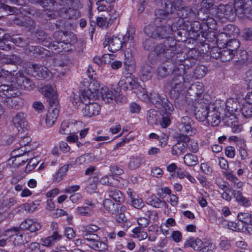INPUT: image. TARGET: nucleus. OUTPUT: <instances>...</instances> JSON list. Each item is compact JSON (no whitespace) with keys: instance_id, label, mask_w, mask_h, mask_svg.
<instances>
[{"instance_id":"nucleus-7","label":"nucleus","mask_w":252,"mask_h":252,"mask_svg":"<svg viewBox=\"0 0 252 252\" xmlns=\"http://www.w3.org/2000/svg\"><path fill=\"white\" fill-rule=\"evenodd\" d=\"M85 243L91 249L100 252H104L108 250V246L104 241L100 240L97 235H86Z\"/></svg>"},{"instance_id":"nucleus-50","label":"nucleus","mask_w":252,"mask_h":252,"mask_svg":"<svg viewBox=\"0 0 252 252\" xmlns=\"http://www.w3.org/2000/svg\"><path fill=\"white\" fill-rule=\"evenodd\" d=\"M65 32H55L54 33L53 38H51L53 39L52 43H54L56 45V46L55 47L56 49H55L54 47H51L50 48L54 49L55 50H57V49H58V44L62 42V40L63 38V35H65Z\"/></svg>"},{"instance_id":"nucleus-8","label":"nucleus","mask_w":252,"mask_h":252,"mask_svg":"<svg viewBox=\"0 0 252 252\" xmlns=\"http://www.w3.org/2000/svg\"><path fill=\"white\" fill-rule=\"evenodd\" d=\"M9 91L13 90L14 94L12 95H4L3 101L4 104L8 107L14 109H18L19 107V103L22 101V98L19 97L20 93L18 89L13 85H9Z\"/></svg>"},{"instance_id":"nucleus-13","label":"nucleus","mask_w":252,"mask_h":252,"mask_svg":"<svg viewBox=\"0 0 252 252\" xmlns=\"http://www.w3.org/2000/svg\"><path fill=\"white\" fill-rule=\"evenodd\" d=\"M118 85L120 88L121 91L122 90L126 91L128 90L137 89L139 88V84L131 78L130 75L122 77Z\"/></svg>"},{"instance_id":"nucleus-52","label":"nucleus","mask_w":252,"mask_h":252,"mask_svg":"<svg viewBox=\"0 0 252 252\" xmlns=\"http://www.w3.org/2000/svg\"><path fill=\"white\" fill-rule=\"evenodd\" d=\"M158 115L157 112L154 110L151 109L148 111L147 113V121L148 123L151 125L157 124L158 120Z\"/></svg>"},{"instance_id":"nucleus-25","label":"nucleus","mask_w":252,"mask_h":252,"mask_svg":"<svg viewBox=\"0 0 252 252\" xmlns=\"http://www.w3.org/2000/svg\"><path fill=\"white\" fill-rule=\"evenodd\" d=\"M232 193L238 204L243 207L249 208L252 206V201L243 195L241 190H233Z\"/></svg>"},{"instance_id":"nucleus-10","label":"nucleus","mask_w":252,"mask_h":252,"mask_svg":"<svg viewBox=\"0 0 252 252\" xmlns=\"http://www.w3.org/2000/svg\"><path fill=\"white\" fill-rule=\"evenodd\" d=\"M216 15L220 19L223 18L229 20H233L236 16L233 6L230 4H220L217 9Z\"/></svg>"},{"instance_id":"nucleus-57","label":"nucleus","mask_w":252,"mask_h":252,"mask_svg":"<svg viewBox=\"0 0 252 252\" xmlns=\"http://www.w3.org/2000/svg\"><path fill=\"white\" fill-rule=\"evenodd\" d=\"M131 205L137 209H140L144 205V202L142 198L137 196L136 198L133 197L131 193L130 195Z\"/></svg>"},{"instance_id":"nucleus-29","label":"nucleus","mask_w":252,"mask_h":252,"mask_svg":"<svg viewBox=\"0 0 252 252\" xmlns=\"http://www.w3.org/2000/svg\"><path fill=\"white\" fill-rule=\"evenodd\" d=\"M59 110L58 108L51 107L49 108L46 115L45 122L47 126H52L59 115Z\"/></svg>"},{"instance_id":"nucleus-32","label":"nucleus","mask_w":252,"mask_h":252,"mask_svg":"<svg viewBox=\"0 0 252 252\" xmlns=\"http://www.w3.org/2000/svg\"><path fill=\"white\" fill-rule=\"evenodd\" d=\"M171 4H172V5H173L172 3ZM167 7H168V10L169 11V12H171V11H172V13L174 14L172 15V18H173L175 15H178L182 16V18H184V19H187V18L188 17L194 15L191 8L189 7H181L180 8L181 10H180L179 13H174V11H173V6L171 7V6L169 5L168 6H167ZM179 9H180V8H179ZM177 18L178 17H177L176 18H174V19H177Z\"/></svg>"},{"instance_id":"nucleus-56","label":"nucleus","mask_w":252,"mask_h":252,"mask_svg":"<svg viewBox=\"0 0 252 252\" xmlns=\"http://www.w3.org/2000/svg\"><path fill=\"white\" fill-rule=\"evenodd\" d=\"M91 80L90 83L89 82L88 80L86 81V79L84 80V82L89 84L88 87L90 88V90H92L97 94H99L101 91V90H99L100 84L96 80L94 79Z\"/></svg>"},{"instance_id":"nucleus-49","label":"nucleus","mask_w":252,"mask_h":252,"mask_svg":"<svg viewBox=\"0 0 252 252\" xmlns=\"http://www.w3.org/2000/svg\"><path fill=\"white\" fill-rule=\"evenodd\" d=\"M99 229V227L94 224H89L86 225L84 227V230L83 231V237L84 240L85 241L86 235L91 236L93 235H95L94 234V232H96L97 230Z\"/></svg>"},{"instance_id":"nucleus-2","label":"nucleus","mask_w":252,"mask_h":252,"mask_svg":"<svg viewBox=\"0 0 252 252\" xmlns=\"http://www.w3.org/2000/svg\"><path fill=\"white\" fill-rule=\"evenodd\" d=\"M164 4L165 10L157 9L155 11L154 23L155 25H160L155 27L152 25H148L145 28L144 32L149 37L165 40L173 38L172 35L176 31L172 24L173 22H170L169 20L172 19L174 14L172 11L169 12L167 7L169 5L172 7V4L168 0H165Z\"/></svg>"},{"instance_id":"nucleus-26","label":"nucleus","mask_w":252,"mask_h":252,"mask_svg":"<svg viewBox=\"0 0 252 252\" xmlns=\"http://www.w3.org/2000/svg\"><path fill=\"white\" fill-rule=\"evenodd\" d=\"M204 242L201 239L195 237H189L185 241L184 247V248L190 247L195 251H200L202 246H203Z\"/></svg>"},{"instance_id":"nucleus-54","label":"nucleus","mask_w":252,"mask_h":252,"mask_svg":"<svg viewBox=\"0 0 252 252\" xmlns=\"http://www.w3.org/2000/svg\"><path fill=\"white\" fill-rule=\"evenodd\" d=\"M147 203L155 208H160L163 205L162 201L155 195L148 198L147 200Z\"/></svg>"},{"instance_id":"nucleus-30","label":"nucleus","mask_w":252,"mask_h":252,"mask_svg":"<svg viewBox=\"0 0 252 252\" xmlns=\"http://www.w3.org/2000/svg\"><path fill=\"white\" fill-rule=\"evenodd\" d=\"M62 238V236L59 233L52 232L50 236L41 239V242L44 246L51 247L61 240Z\"/></svg>"},{"instance_id":"nucleus-63","label":"nucleus","mask_w":252,"mask_h":252,"mask_svg":"<svg viewBox=\"0 0 252 252\" xmlns=\"http://www.w3.org/2000/svg\"><path fill=\"white\" fill-rule=\"evenodd\" d=\"M38 163V161L35 158H31L28 161V163L25 169V172L29 173L30 171L32 170L35 168Z\"/></svg>"},{"instance_id":"nucleus-15","label":"nucleus","mask_w":252,"mask_h":252,"mask_svg":"<svg viewBox=\"0 0 252 252\" xmlns=\"http://www.w3.org/2000/svg\"><path fill=\"white\" fill-rule=\"evenodd\" d=\"M191 22L187 19H184L183 18H177V19H174L172 24L175 31H177L178 35H182L181 32L180 30H184L187 32H190L191 30Z\"/></svg>"},{"instance_id":"nucleus-4","label":"nucleus","mask_w":252,"mask_h":252,"mask_svg":"<svg viewBox=\"0 0 252 252\" xmlns=\"http://www.w3.org/2000/svg\"><path fill=\"white\" fill-rule=\"evenodd\" d=\"M233 6L236 16L252 20V0H234Z\"/></svg>"},{"instance_id":"nucleus-59","label":"nucleus","mask_w":252,"mask_h":252,"mask_svg":"<svg viewBox=\"0 0 252 252\" xmlns=\"http://www.w3.org/2000/svg\"><path fill=\"white\" fill-rule=\"evenodd\" d=\"M177 175L180 179H183L186 177L190 182L193 183L196 180L195 179L187 172L182 170L181 168H178L177 171Z\"/></svg>"},{"instance_id":"nucleus-55","label":"nucleus","mask_w":252,"mask_h":252,"mask_svg":"<svg viewBox=\"0 0 252 252\" xmlns=\"http://www.w3.org/2000/svg\"><path fill=\"white\" fill-rule=\"evenodd\" d=\"M155 38L149 37L146 39L143 43L144 48L147 51H153L154 52V48L156 46Z\"/></svg>"},{"instance_id":"nucleus-62","label":"nucleus","mask_w":252,"mask_h":252,"mask_svg":"<svg viewBox=\"0 0 252 252\" xmlns=\"http://www.w3.org/2000/svg\"><path fill=\"white\" fill-rule=\"evenodd\" d=\"M194 73L196 78H201L206 74V67L204 65L199 66L194 70Z\"/></svg>"},{"instance_id":"nucleus-36","label":"nucleus","mask_w":252,"mask_h":252,"mask_svg":"<svg viewBox=\"0 0 252 252\" xmlns=\"http://www.w3.org/2000/svg\"><path fill=\"white\" fill-rule=\"evenodd\" d=\"M61 17L65 19H76L80 16L79 11L76 9H72L71 7L62 11L60 15Z\"/></svg>"},{"instance_id":"nucleus-42","label":"nucleus","mask_w":252,"mask_h":252,"mask_svg":"<svg viewBox=\"0 0 252 252\" xmlns=\"http://www.w3.org/2000/svg\"><path fill=\"white\" fill-rule=\"evenodd\" d=\"M39 91L47 98L51 97L56 94V91L50 85H46L40 87Z\"/></svg>"},{"instance_id":"nucleus-11","label":"nucleus","mask_w":252,"mask_h":252,"mask_svg":"<svg viewBox=\"0 0 252 252\" xmlns=\"http://www.w3.org/2000/svg\"><path fill=\"white\" fill-rule=\"evenodd\" d=\"M235 52H233L225 47L223 49H214L211 53V56L216 59L220 58L223 62H229L236 56Z\"/></svg>"},{"instance_id":"nucleus-3","label":"nucleus","mask_w":252,"mask_h":252,"mask_svg":"<svg viewBox=\"0 0 252 252\" xmlns=\"http://www.w3.org/2000/svg\"><path fill=\"white\" fill-rule=\"evenodd\" d=\"M176 42L174 38H169L165 40L163 42L157 44L154 49V53L156 55L154 59L153 55L151 53L149 55V61L152 63H156L159 60L173 62L178 60L180 53H177Z\"/></svg>"},{"instance_id":"nucleus-28","label":"nucleus","mask_w":252,"mask_h":252,"mask_svg":"<svg viewBox=\"0 0 252 252\" xmlns=\"http://www.w3.org/2000/svg\"><path fill=\"white\" fill-rule=\"evenodd\" d=\"M16 83L22 89L31 90L33 88L34 85L32 81L28 77L24 75L17 76Z\"/></svg>"},{"instance_id":"nucleus-58","label":"nucleus","mask_w":252,"mask_h":252,"mask_svg":"<svg viewBox=\"0 0 252 252\" xmlns=\"http://www.w3.org/2000/svg\"><path fill=\"white\" fill-rule=\"evenodd\" d=\"M69 4H70V0H59V3H57L58 10L55 11L57 12L59 15H60L62 11L70 7Z\"/></svg>"},{"instance_id":"nucleus-33","label":"nucleus","mask_w":252,"mask_h":252,"mask_svg":"<svg viewBox=\"0 0 252 252\" xmlns=\"http://www.w3.org/2000/svg\"><path fill=\"white\" fill-rule=\"evenodd\" d=\"M44 49L39 46H32L29 44L24 48L26 54L36 57L38 55H43Z\"/></svg>"},{"instance_id":"nucleus-41","label":"nucleus","mask_w":252,"mask_h":252,"mask_svg":"<svg viewBox=\"0 0 252 252\" xmlns=\"http://www.w3.org/2000/svg\"><path fill=\"white\" fill-rule=\"evenodd\" d=\"M95 93L87 87L81 91L80 99L83 103H86L88 100H90L92 97H94L93 94Z\"/></svg>"},{"instance_id":"nucleus-53","label":"nucleus","mask_w":252,"mask_h":252,"mask_svg":"<svg viewBox=\"0 0 252 252\" xmlns=\"http://www.w3.org/2000/svg\"><path fill=\"white\" fill-rule=\"evenodd\" d=\"M9 85L2 84L0 85V101H2L4 95L14 94L13 90H9Z\"/></svg>"},{"instance_id":"nucleus-17","label":"nucleus","mask_w":252,"mask_h":252,"mask_svg":"<svg viewBox=\"0 0 252 252\" xmlns=\"http://www.w3.org/2000/svg\"><path fill=\"white\" fill-rule=\"evenodd\" d=\"M220 108L212 104L207 119L208 124L213 126H218L220 123Z\"/></svg>"},{"instance_id":"nucleus-45","label":"nucleus","mask_w":252,"mask_h":252,"mask_svg":"<svg viewBox=\"0 0 252 252\" xmlns=\"http://www.w3.org/2000/svg\"><path fill=\"white\" fill-rule=\"evenodd\" d=\"M98 181V178L96 176L91 177L87 181L86 190L90 192L95 190L97 188Z\"/></svg>"},{"instance_id":"nucleus-61","label":"nucleus","mask_w":252,"mask_h":252,"mask_svg":"<svg viewBox=\"0 0 252 252\" xmlns=\"http://www.w3.org/2000/svg\"><path fill=\"white\" fill-rule=\"evenodd\" d=\"M76 145L82 151H87L88 150H91L93 147L92 144L89 141H86L84 143L77 141Z\"/></svg>"},{"instance_id":"nucleus-48","label":"nucleus","mask_w":252,"mask_h":252,"mask_svg":"<svg viewBox=\"0 0 252 252\" xmlns=\"http://www.w3.org/2000/svg\"><path fill=\"white\" fill-rule=\"evenodd\" d=\"M226 45V48L233 51V52H235V54H237V49L239 48L240 45V42L238 40L235 39V38H229Z\"/></svg>"},{"instance_id":"nucleus-23","label":"nucleus","mask_w":252,"mask_h":252,"mask_svg":"<svg viewBox=\"0 0 252 252\" xmlns=\"http://www.w3.org/2000/svg\"><path fill=\"white\" fill-rule=\"evenodd\" d=\"M105 197H110L115 201L119 203H123L125 200V197L123 193L117 188L114 186L110 187L106 191Z\"/></svg>"},{"instance_id":"nucleus-39","label":"nucleus","mask_w":252,"mask_h":252,"mask_svg":"<svg viewBox=\"0 0 252 252\" xmlns=\"http://www.w3.org/2000/svg\"><path fill=\"white\" fill-rule=\"evenodd\" d=\"M187 150V144L178 143L174 145L171 150V153L173 155L179 156L185 153Z\"/></svg>"},{"instance_id":"nucleus-19","label":"nucleus","mask_w":252,"mask_h":252,"mask_svg":"<svg viewBox=\"0 0 252 252\" xmlns=\"http://www.w3.org/2000/svg\"><path fill=\"white\" fill-rule=\"evenodd\" d=\"M240 113L246 118L252 117V93L246 95V102L242 104Z\"/></svg>"},{"instance_id":"nucleus-20","label":"nucleus","mask_w":252,"mask_h":252,"mask_svg":"<svg viewBox=\"0 0 252 252\" xmlns=\"http://www.w3.org/2000/svg\"><path fill=\"white\" fill-rule=\"evenodd\" d=\"M35 36L37 38L39 43H42V45L45 47L50 48L54 47L55 49L56 45L54 43H52L53 39L51 37H49L42 30H38L35 33Z\"/></svg>"},{"instance_id":"nucleus-6","label":"nucleus","mask_w":252,"mask_h":252,"mask_svg":"<svg viewBox=\"0 0 252 252\" xmlns=\"http://www.w3.org/2000/svg\"><path fill=\"white\" fill-rule=\"evenodd\" d=\"M232 103L227 101L226 104L225 115L223 120L228 125L237 122V115H239L241 112L240 105L236 102L232 100Z\"/></svg>"},{"instance_id":"nucleus-38","label":"nucleus","mask_w":252,"mask_h":252,"mask_svg":"<svg viewBox=\"0 0 252 252\" xmlns=\"http://www.w3.org/2000/svg\"><path fill=\"white\" fill-rule=\"evenodd\" d=\"M223 32L229 38H234L238 35L239 30L235 26L230 24L223 28Z\"/></svg>"},{"instance_id":"nucleus-27","label":"nucleus","mask_w":252,"mask_h":252,"mask_svg":"<svg viewBox=\"0 0 252 252\" xmlns=\"http://www.w3.org/2000/svg\"><path fill=\"white\" fill-rule=\"evenodd\" d=\"M223 175L225 178L232 182L234 187L238 189H242L244 186V183L240 181L238 178L234 174L232 170H229L228 171H224L222 172Z\"/></svg>"},{"instance_id":"nucleus-1","label":"nucleus","mask_w":252,"mask_h":252,"mask_svg":"<svg viewBox=\"0 0 252 252\" xmlns=\"http://www.w3.org/2000/svg\"><path fill=\"white\" fill-rule=\"evenodd\" d=\"M161 61L162 63L157 70L158 77L159 79H162L171 73L172 78L166 83V87L169 90V95L174 100L175 104L182 103L183 82L185 81L183 76L184 66L179 63V60Z\"/></svg>"},{"instance_id":"nucleus-14","label":"nucleus","mask_w":252,"mask_h":252,"mask_svg":"<svg viewBox=\"0 0 252 252\" xmlns=\"http://www.w3.org/2000/svg\"><path fill=\"white\" fill-rule=\"evenodd\" d=\"M196 105L194 112L195 116L196 119L199 121L204 122L207 119L211 106H209L208 103L202 104L201 101L198 102V103Z\"/></svg>"},{"instance_id":"nucleus-9","label":"nucleus","mask_w":252,"mask_h":252,"mask_svg":"<svg viewBox=\"0 0 252 252\" xmlns=\"http://www.w3.org/2000/svg\"><path fill=\"white\" fill-rule=\"evenodd\" d=\"M103 46L104 47H107L110 52L115 53L120 50L123 47L121 37H120V35L112 36L106 35Z\"/></svg>"},{"instance_id":"nucleus-18","label":"nucleus","mask_w":252,"mask_h":252,"mask_svg":"<svg viewBox=\"0 0 252 252\" xmlns=\"http://www.w3.org/2000/svg\"><path fill=\"white\" fill-rule=\"evenodd\" d=\"M31 68L32 69V75L38 79H47L49 77V72L45 66L38 64H32Z\"/></svg>"},{"instance_id":"nucleus-16","label":"nucleus","mask_w":252,"mask_h":252,"mask_svg":"<svg viewBox=\"0 0 252 252\" xmlns=\"http://www.w3.org/2000/svg\"><path fill=\"white\" fill-rule=\"evenodd\" d=\"M239 222L244 227V232L251 233L252 232V214L248 213H240L237 215Z\"/></svg>"},{"instance_id":"nucleus-5","label":"nucleus","mask_w":252,"mask_h":252,"mask_svg":"<svg viewBox=\"0 0 252 252\" xmlns=\"http://www.w3.org/2000/svg\"><path fill=\"white\" fill-rule=\"evenodd\" d=\"M149 100L158 109H162L167 114H170L174 110V107L171 103L165 97H161L157 92L150 93Z\"/></svg>"},{"instance_id":"nucleus-40","label":"nucleus","mask_w":252,"mask_h":252,"mask_svg":"<svg viewBox=\"0 0 252 252\" xmlns=\"http://www.w3.org/2000/svg\"><path fill=\"white\" fill-rule=\"evenodd\" d=\"M68 168V165H64L60 167L59 170L53 175V181L56 183H59L62 181L63 177L65 175Z\"/></svg>"},{"instance_id":"nucleus-22","label":"nucleus","mask_w":252,"mask_h":252,"mask_svg":"<svg viewBox=\"0 0 252 252\" xmlns=\"http://www.w3.org/2000/svg\"><path fill=\"white\" fill-rule=\"evenodd\" d=\"M145 158L143 154H139L130 157L128 168L130 170H135L145 163Z\"/></svg>"},{"instance_id":"nucleus-24","label":"nucleus","mask_w":252,"mask_h":252,"mask_svg":"<svg viewBox=\"0 0 252 252\" xmlns=\"http://www.w3.org/2000/svg\"><path fill=\"white\" fill-rule=\"evenodd\" d=\"M100 110V106L97 103H86L82 111L83 115L88 117H91L97 115Z\"/></svg>"},{"instance_id":"nucleus-34","label":"nucleus","mask_w":252,"mask_h":252,"mask_svg":"<svg viewBox=\"0 0 252 252\" xmlns=\"http://www.w3.org/2000/svg\"><path fill=\"white\" fill-rule=\"evenodd\" d=\"M215 3V0H202L201 2L202 7L199 9L198 12V16L199 18L204 20L206 19L205 17H202L201 14L202 13H206L208 14L210 8L212 7Z\"/></svg>"},{"instance_id":"nucleus-31","label":"nucleus","mask_w":252,"mask_h":252,"mask_svg":"<svg viewBox=\"0 0 252 252\" xmlns=\"http://www.w3.org/2000/svg\"><path fill=\"white\" fill-rule=\"evenodd\" d=\"M13 122L17 128L20 127V129L24 131V128L27 126L26 114L23 112L18 113L13 118Z\"/></svg>"},{"instance_id":"nucleus-21","label":"nucleus","mask_w":252,"mask_h":252,"mask_svg":"<svg viewBox=\"0 0 252 252\" xmlns=\"http://www.w3.org/2000/svg\"><path fill=\"white\" fill-rule=\"evenodd\" d=\"M103 205L104 208L109 213L112 214H117L120 211L125 210V207L121 206L120 204H115L111 199L109 198H105L103 200Z\"/></svg>"},{"instance_id":"nucleus-12","label":"nucleus","mask_w":252,"mask_h":252,"mask_svg":"<svg viewBox=\"0 0 252 252\" xmlns=\"http://www.w3.org/2000/svg\"><path fill=\"white\" fill-rule=\"evenodd\" d=\"M193 121L189 116H184L181 119L178 125V128L181 132L193 135L195 134L196 130L192 128Z\"/></svg>"},{"instance_id":"nucleus-35","label":"nucleus","mask_w":252,"mask_h":252,"mask_svg":"<svg viewBox=\"0 0 252 252\" xmlns=\"http://www.w3.org/2000/svg\"><path fill=\"white\" fill-rule=\"evenodd\" d=\"M99 94H101L102 99L107 103H111L115 99V95L113 92L106 87H102Z\"/></svg>"},{"instance_id":"nucleus-44","label":"nucleus","mask_w":252,"mask_h":252,"mask_svg":"<svg viewBox=\"0 0 252 252\" xmlns=\"http://www.w3.org/2000/svg\"><path fill=\"white\" fill-rule=\"evenodd\" d=\"M184 161L187 165L193 166L198 163V159L197 156L191 153H188L185 155Z\"/></svg>"},{"instance_id":"nucleus-64","label":"nucleus","mask_w":252,"mask_h":252,"mask_svg":"<svg viewBox=\"0 0 252 252\" xmlns=\"http://www.w3.org/2000/svg\"><path fill=\"white\" fill-rule=\"evenodd\" d=\"M202 246L200 251L202 252H214L216 249V246L214 244L207 242H204Z\"/></svg>"},{"instance_id":"nucleus-37","label":"nucleus","mask_w":252,"mask_h":252,"mask_svg":"<svg viewBox=\"0 0 252 252\" xmlns=\"http://www.w3.org/2000/svg\"><path fill=\"white\" fill-rule=\"evenodd\" d=\"M124 66L127 71H131L133 69V59L130 50L125 52Z\"/></svg>"},{"instance_id":"nucleus-47","label":"nucleus","mask_w":252,"mask_h":252,"mask_svg":"<svg viewBox=\"0 0 252 252\" xmlns=\"http://www.w3.org/2000/svg\"><path fill=\"white\" fill-rule=\"evenodd\" d=\"M132 237L137 238L139 240L145 239L148 237V234L144 231L143 229L141 227H135L132 231Z\"/></svg>"},{"instance_id":"nucleus-51","label":"nucleus","mask_w":252,"mask_h":252,"mask_svg":"<svg viewBox=\"0 0 252 252\" xmlns=\"http://www.w3.org/2000/svg\"><path fill=\"white\" fill-rule=\"evenodd\" d=\"M116 17L113 18H111L110 17L109 20L108 18L105 17H98L96 19V24L99 27H108L109 25H111L113 22L114 19H115Z\"/></svg>"},{"instance_id":"nucleus-43","label":"nucleus","mask_w":252,"mask_h":252,"mask_svg":"<svg viewBox=\"0 0 252 252\" xmlns=\"http://www.w3.org/2000/svg\"><path fill=\"white\" fill-rule=\"evenodd\" d=\"M11 41L16 45L24 48H26L28 44L31 43L29 38L24 39L17 35L12 37Z\"/></svg>"},{"instance_id":"nucleus-60","label":"nucleus","mask_w":252,"mask_h":252,"mask_svg":"<svg viewBox=\"0 0 252 252\" xmlns=\"http://www.w3.org/2000/svg\"><path fill=\"white\" fill-rule=\"evenodd\" d=\"M241 224V222H239L238 220L237 222L229 221L228 225L227 226V228L233 231H239L244 232V227Z\"/></svg>"},{"instance_id":"nucleus-46","label":"nucleus","mask_w":252,"mask_h":252,"mask_svg":"<svg viewBox=\"0 0 252 252\" xmlns=\"http://www.w3.org/2000/svg\"><path fill=\"white\" fill-rule=\"evenodd\" d=\"M94 213L91 207L88 206L78 207L75 209V213L78 215L91 216Z\"/></svg>"}]
</instances>
